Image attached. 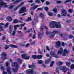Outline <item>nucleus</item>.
<instances>
[{
  "mask_svg": "<svg viewBox=\"0 0 74 74\" xmlns=\"http://www.w3.org/2000/svg\"><path fill=\"white\" fill-rule=\"evenodd\" d=\"M49 26L51 28H58L61 29L62 28V26L60 23L58 22L52 21L49 23Z\"/></svg>",
  "mask_w": 74,
  "mask_h": 74,
  "instance_id": "1",
  "label": "nucleus"
},
{
  "mask_svg": "<svg viewBox=\"0 0 74 74\" xmlns=\"http://www.w3.org/2000/svg\"><path fill=\"white\" fill-rule=\"evenodd\" d=\"M12 65L13 67H16V68H13L12 69V71L14 74H15L18 69V67H19V65L16 62H14L13 63Z\"/></svg>",
  "mask_w": 74,
  "mask_h": 74,
  "instance_id": "2",
  "label": "nucleus"
},
{
  "mask_svg": "<svg viewBox=\"0 0 74 74\" xmlns=\"http://www.w3.org/2000/svg\"><path fill=\"white\" fill-rule=\"evenodd\" d=\"M43 29L44 25H42L41 26V29H40V32L38 34V38L39 39H41L42 37L43 34H44V32L43 31Z\"/></svg>",
  "mask_w": 74,
  "mask_h": 74,
  "instance_id": "3",
  "label": "nucleus"
},
{
  "mask_svg": "<svg viewBox=\"0 0 74 74\" xmlns=\"http://www.w3.org/2000/svg\"><path fill=\"white\" fill-rule=\"evenodd\" d=\"M59 69L60 70H62L63 72L65 73V66H59L56 69V71L58 73V74H60L59 71L58 70Z\"/></svg>",
  "mask_w": 74,
  "mask_h": 74,
  "instance_id": "4",
  "label": "nucleus"
},
{
  "mask_svg": "<svg viewBox=\"0 0 74 74\" xmlns=\"http://www.w3.org/2000/svg\"><path fill=\"white\" fill-rule=\"evenodd\" d=\"M7 54L5 52H2L1 53V59L3 61L0 62V63H3L4 62V60L7 59Z\"/></svg>",
  "mask_w": 74,
  "mask_h": 74,
  "instance_id": "5",
  "label": "nucleus"
},
{
  "mask_svg": "<svg viewBox=\"0 0 74 74\" xmlns=\"http://www.w3.org/2000/svg\"><path fill=\"white\" fill-rule=\"evenodd\" d=\"M50 54L51 56L54 57V58H59V56L56 54L55 52L53 51H50Z\"/></svg>",
  "mask_w": 74,
  "mask_h": 74,
  "instance_id": "6",
  "label": "nucleus"
},
{
  "mask_svg": "<svg viewBox=\"0 0 74 74\" xmlns=\"http://www.w3.org/2000/svg\"><path fill=\"white\" fill-rule=\"evenodd\" d=\"M46 34L47 35L49 34V38H53L54 37V35L53 34V33L51 32H49L47 30H46Z\"/></svg>",
  "mask_w": 74,
  "mask_h": 74,
  "instance_id": "7",
  "label": "nucleus"
},
{
  "mask_svg": "<svg viewBox=\"0 0 74 74\" xmlns=\"http://www.w3.org/2000/svg\"><path fill=\"white\" fill-rule=\"evenodd\" d=\"M7 3H5L1 1V0H0V10H1V7H2V5H5V7L7 8L8 7V5H6Z\"/></svg>",
  "mask_w": 74,
  "mask_h": 74,
  "instance_id": "8",
  "label": "nucleus"
},
{
  "mask_svg": "<svg viewBox=\"0 0 74 74\" xmlns=\"http://www.w3.org/2000/svg\"><path fill=\"white\" fill-rule=\"evenodd\" d=\"M21 56L22 58H23L24 59L28 60L30 58V57L29 56H27L26 54H23L21 55Z\"/></svg>",
  "mask_w": 74,
  "mask_h": 74,
  "instance_id": "9",
  "label": "nucleus"
},
{
  "mask_svg": "<svg viewBox=\"0 0 74 74\" xmlns=\"http://www.w3.org/2000/svg\"><path fill=\"white\" fill-rule=\"evenodd\" d=\"M9 47H10L11 48H18V47L16 45L10 44L9 46L7 45L5 47V49H7L8 48H9Z\"/></svg>",
  "mask_w": 74,
  "mask_h": 74,
  "instance_id": "10",
  "label": "nucleus"
},
{
  "mask_svg": "<svg viewBox=\"0 0 74 74\" xmlns=\"http://www.w3.org/2000/svg\"><path fill=\"white\" fill-rule=\"evenodd\" d=\"M25 25V23H24L23 24H22L19 25H16L14 26V29L15 30H16V27H19V26H21V27H22V26H24V25Z\"/></svg>",
  "mask_w": 74,
  "mask_h": 74,
  "instance_id": "11",
  "label": "nucleus"
},
{
  "mask_svg": "<svg viewBox=\"0 0 74 74\" xmlns=\"http://www.w3.org/2000/svg\"><path fill=\"white\" fill-rule=\"evenodd\" d=\"M26 8L25 7H23L22 8V9H20V11H19V14L25 12H26Z\"/></svg>",
  "mask_w": 74,
  "mask_h": 74,
  "instance_id": "12",
  "label": "nucleus"
},
{
  "mask_svg": "<svg viewBox=\"0 0 74 74\" xmlns=\"http://www.w3.org/2000/svg\"><path fill=\"white\" fill-rule=\"evenodd\" d=\"M24 4V2H22L19 5L17 6L14 9V11H16L18 9V8L19 7H21V6H22V5H23Z\"/></svg>",
  "mask_w": 74,
  "mask_h": 74,
  "instance_id": "13",
  "label": "nucleus"
},
{
  "mask_svg": "<svg viewBox=\"0 0 74 74\" xmlns=\"http://www.w3.org/2000/svg\"><path fill=\"white\" fill-rule=\"evenodd\" d=\"M27 74H31L34 73L33 70L31 69H29L26 71Z\"/></svg>",
  "mask_w": 74,
  "mask_h": 74,
  "instance_id": "14",
  "label": "nucleus"
},
{
  "mask_svg": "<svg viewBox=\"0 0 74 74\" xmlns=\"http://www.w3.org/2000/svg\"><path fill=\"white\" fill-rule=\"evenodd\" d=\"M28 67L29 68H31L32 69L34 70V69L35 68V67H36V66L34 65V63L33 62L32 63V65H29L28 66Z\"/></svg>",
  "mask_w": 74,
  "mask_h": 74,
  "instance_id": "15",
  "label": "nucleus"
},
{
  "mask_svg": "<svg viewBox=\"0 0 74 74\" xmlns=\"http://www.w3.org/2000/svg\"><path fill=\"white\" fill-rule=\"evenodd\" d=\"M7 70L9 74H11V68L10 66H8L7 68Z\"/></svg>",
  "mask_w": 74,
  "mask_h": 74,
  "instance_id": "16",
  "label": "nucleus"
},
{
  "mask_svg": "<svg viewBox=\"0 0 74 74\" xmlns=\"http://www.w3.org/2000/svg\"><path fill=\"white\" fill-rule=\"evenodd\" d=\"M12 26L11 25H10L9 27V30L8 32L10 34H11L12 33Z\"/></svg>",
  "mask_w": 74,
  "mask_h": 74,
  "instance_id": "17",
  "label": "nucleus"
},
{
  "mask_svg": "<svg viewBox=\"0 0 74 74\" xmlns=\"http://www.w3.org/2000/svg\"><path fill=\"white\" fill-rule=\"evenodd\" d=\"M6 19L8 22H11L12 21V19L10 16H8L7 17Z\"/></svg>",
  "mask_w": 74,
  "mask_h": 74,
  "instance_id": "18",
  "label": "nucleus"
},
{
  "mask_svg": "<svg viewBox=\"0 0 74 74\" xmlns=\"http://www.w3.org/2000/svg\"><path fill=\"white\" fill-rule=\"evenodd\" d=\"M60 42L58 41L57 42L56 45V48H58L60 47Z\"/></svg>",
  "mask_w": 74,
  "mask_h": 74,
  "instance_id": "19",
  "label": "nucleus"
},
{
  "mask_svg": "<svg viewBox=\"0 0 74 74\" xmlns=\"http://www.w3.org/2000/svg\"><path fill=\"white\" fill-rule=\"evenodd\" d=\"M3 25H4V24L3 23H0V32H1V30L2 31H4V29H3V28L1 26H3Z\"/></svg>",
  "mask_w": 74,
  "mask_h": 74,
  "instance_id": "20",
  "label": "nucleus"
},
{
  "mask_svg": "<svg viewBox=\"0 0 74 74\" xmlns=\"http://www.w3.org/2000/svg\"><path fill=\"white\" fill-rule=\"evenodd\" d=\"M62 52H63V49H62V48H60L59 51H58V54L61 55Z\"/></svg>",
  "mask_w": 74,
  "mask_h": 74,
  "instance_id": "21",
  "label": "nucleus"
},
{
  "mask_svg": "<svg viewBox=\"0 0 74 74\" xmlns=\"http://www.w3.org/2000/svg\"><path fill=\"white\" fill-rule=\"evenodd\" d=\"M16 61L20 63V64H21L22 63V60L20 58H18L16 59Z\"/></svg>",
  "mask_w": 74,
  "mask_h": 74,
  "instance_id": "22",
  "label": "nucleus"
},
{
  "mask_svg": "<svg viewBox=\"0 0 74 74\" xmlns=\"http://www.w3.org/2000/svg\"><path fill=\"white\" fill-rule=\"evenodd\" d=\"M62 13L61 14L62 16H65V10H62Z\"/></svg>",
  "mask_w": 74,
  "mask_h": 74,
  "instance_id": "23",
  "label": "nucleus"
},
{
  "mask_svg": "<svg viewBox=\"0 0 74 74\" xmlns=\"http://www.w3.org/2000/svg\"><path fill=\"white\" fill-rule=\"evenodd\" d=\"M63 64V62L61 61H58L57 62L58 65H62Z\"/></svg>",
  "mask_w": 74,
  "mask_h": 74,
  "instance_id": "24",
  "label": "nucleus"
},
{
  "mask_svg": "<svg viewBox=\"0 0 74 74\" xmlns=\"http://www.w3.org/2000/svg\"><path fill=\"white\" fill-rule=\"evenodd\" d=\"M53 32H52L53 33V34L54 35V36H55V34L54 33H59V32L57 31L56 30H54Z\"/></svg>",
  "mask_w": 74,
  "mask_h": 74,
  "instance_id": "25",
  "label": "nucleus"
},
{
  "mask_svg": "<svg viewBox=\"0 0 74 74\" xmlns=\"http://www.w3.org/2000/svg\"><path fill=\"white\" fill-rule=\"evenodd\" d=\"M51 59H49L48 60L45 61V64H47L49 63V62H51Z\"/></svg>",
  "mask_w": 74,
  "mask_h": 74,
  "instance_id": "26",
  "label": "nucleus"
},
{
  "mask_svg": "<svg viewBox=\"0 0 74 74\" xmlns=\"http://www.w3.org/2000/svg\"><path fill=\"white\" fill-rule=\"evenodd\" d=\"M22 0H16L14 2V4L15 3H19V2H21Z\"/></svg>",
  "mask_w": 74,
  "mask_h": 74,
  "instance_id": "27",
  "label": "nucleus"
},
{
  "mask_svg": "<svg viewBox=\"0 0 74 74\" xmlns=\"http://www.w3.org/2000/svg\"><path fill=\"white\" fill-rule=\"evenodd\" d=\"M42 58V56L41 55H39L38 56H36V58H38L39 59H41Z\"/></svg>",
  "mask_w": 74,
  "mask_h": 74,
  "instance_id": "28",
  "label": "nucleus"
},
{
  "mask_svg": "<svg viewBox=\"0 0 74 74\" xmlns=\"http://www.w3.org/2000/svg\"><path fill=\"white\" fill-rule=\"evenodd\" d=\"M18 22V20L17 19H14L13 20V23H16Z\"/></svg>",
  "mask_w": 74,
  "mask_h": 74,
  "instance_id": "29",
  "label": "nucleus"
},
{
  "mask_svg": "<svg viewBox=\"0 0 74 74\" xmlns=\"http://www.w3.org/2000/svg\"><path fill=\"white\" fill-rule=\"evenodd\" d=\"M38 7V5H35L31 9L32 10H35L36 8Z\"/></svg>",
  "mask_w": 74,
  "mask_h": 74,
  "instance_id": "30",
  "label": "nucleus"
},
{
  "mask_svg": "<svg viewBox=\"0 0 74 74\" xmlns=\"http://www.w3.org/2000/svg\"><path fill=\"white\" fill-rule=\"evenodd\" d=\"M66 65L68 66V67H70V63L69 62H67L66 63Z\"/></svg>",
  "mask_w": 74,
  "mask_h": 74,
  "instance_id": "31",
  "label": "nucleus"
},
{
  "mask_svg": "<svg viewBox=\"0 0 74 74\" xmlns=\"http://www.w3.org/2000/svg\"><path fill=\"white\" fill-rule=\"evenodd\" d=\"M53 63H54V61H52L50 64V67H52L53 64Z\"/></svg>",
  "mask_w": 74,
  "mask_h": 74,
  "instance_id": "32",
  "label": "nucleus"
},
{
  "mask_svg": "<svg viewBox=\"0 0 74 74\" xmlns=\"http://www.w3.org/2000/svg\"><path fill=\"white\" fill-rule=\"evenodd\" d=\"M15 33H16V31H13L12 33V36H15Z\"/></svg>",
  "mask_w": 74,
  "mask_h": 74,
  "instance_id": "33",
  "label": "nucleus"
},
{
  "mask_svg": "<svg viewBox=\"0 0 74 74\" xmlns=\"http://www.w3.org/2000/svg\"><path fill=\"white\" fill-rule=\"evenodd\" d=\"M70 67L71 69H74V64H71V65Z\"/></svg>",
  "mask_w": 74,
  "mask_h": 74,
  "instance_id": "34",
  "label": "nucleus"
},
{
  "mask_svg": "<svg viewBox=\"0 0 74 74\" xmlns=\"http://www.w3.org/2000/svg\"><path fill=\"white\" fill-rule=\"evenodd\" d=\"M32 58L34 59H36L37 58V56L36 55H32Z\"/></svg>",
  "mask_w": 74,
  "mask_h": 74,
  "instance_id": "35",
  "label": "nucleus"
},
{
  "mask_svg": "<svg viewBox=\"0 0 74 74\" xmlns=\"http://www.w3.org/2000/svg\"><path fill=\"white\" fill-rule=\"evenodd\" d=\"M34 19L35 21H37L38 19L37 16H35L34 17Z\"/></svg>",
  "mask_w": 74,
  "mask_h": 74,
  "instance_id": "36",
  "label": "nucleus"
},
{
  "mask_svg": "<svg viewBox=\"0 0 74 74\" xmlns=\"http://www.w3.org/2000/svg\"><path fill=\"white\" fill-rule=\"evenodd\" d=\"M43 62V61L42 60H39L38 61V63L39 64H41Z\"/></svg>",
  "mask_w": 74,
  "mask_h": 74,
  "instance_id": "37",
  "label": "nucleus"
},
{
  "mask_svg": "<svg viewBox=\"0 0 74 74\" xmlns=\"http://www.w3.org/2000/svg\"><path fill=\"white\" fill-rule=\"evenodd\" d=\"M48 14L49 15V16H52L53 15V13L51 12L48 13Z\"/></svg>",
  "mask_w": 74,
  "mask_h": 74,
  "instance_id": "38",
  "label": "nucleus"
},
{
  "mask_svg": "<svg viewBox=\"0 0 74 74\" xmlns=\"http://www.w3.org/2000/svg\"><path fill=\"white\" fill-rule=\"evenodd\" d=\"M65 56H66V54H67L68 55V54H69V51H67V50H66V49H65Z\"/></svg>",
  "mask_w": 74,
  "mask_h": 74,
  "instance_id": "39",
  "label": "nucleus"
},
{
  "mask_svg": "<svg viewBox=\"0 0 74 74\" xmlns=\"http://www.w3.org/2000/svg\"><path fill=\"white\" fill-rule=\"evenodd\" d=\"M10 63H9V61H7L6 62V66L7 67L8 66H9Z\"/></svg>",
  "mask_w": 74,
  "mask_h": 74,
  "instance_id": "40",
  "label": "nucleus"
},
{
  "mask_svg": "<svg viewBox=\"0 0 74 74\" xmlns=\"http://www.w3.org/2000/svg\"><path fill=\"white\" fill-rule=\"evenodd\" d=\"M52 11H53L54 13L55 12H57V10H56V8H54L53 10H52Z\"/></svg>",
  "mask_w": 74,
  "mask_h": 74,
  "instance_id": "41",
  "label": "nucleus"
},
{
  "mask_svg": "<svg viewBox=\"0 0 74 74\" xmlns=\"http://www.w3.org/2000/svg\"><path fill=\"white\" fill-rule=\"evenodd\" d=\"M40 17H41V18H43L44 17V15L41 13H40Z\"/></svg>",
  "mask_w": 74,
  "mask_h": 74,
  "instance_id": "42",
  "label": "nucleus"
},
{
  "mask_svg": "<svg viewBox=\"0 0 74 74\" xmlns=\"http://www.w3.org/2000/svg\"><path fill=\"white\" fill-rule=\"evenodd\" d=\"M44 10L46 11H48V8L47 7H45Z\"/></svg>",
  "mask_w": 74,
  "mask_h": 74,
  "instance_id": "43",
  "label": "nucleus"
},
{
  "mask_svg": "<svg viewBox=\"0 0 74 74\" xmlns=\"http://www.w3.org/2000/svg\"><path fill=\"white\" fill-rule=\"evenodd\" d=\"M68 60L69 62H74V60L71 59H68Z\"/></svg>",
  "mask_w": 74,
  "mask_h": 74,
  "instance_id": "44",
  "label": "nucleus"
},
{
  "mask_svg": "<svg viewBox=\"0 0 74 74\" xmlns=\"http://www.w3.org/2000/svg\"><path fill=\"white\" fill-rule=\"evenodd\" d=\"M8 25H9V23H6L5 24V25L4 26V27L5 28L6 27H8Z\"/></svg>",
  "mask_w": 74,
  "mask_h": 74,
  "instance_id": "45",
  "label": "nucleus"
},
{
  "mask_svg": "<svg viewBox=\"0 0 74 74\" xmlns=\"http://www.w3.org/2000/svg\"><path fill=\"white\" fill-rule=\"evenodd\" d=\"M35 3H40L41 2H40L39 0H36L35 1Z\"/></svg>",
  "mask_w": 74,
  "mask_h": 74,
  "instance_id": "46",
  "label": "nucleus"
},
{
  "mask_svg": "<svg viewBox=\"0 0 74 74\" xmlns=\"http://www.w3.org/2000/svg\"><path fill=\"white\" fill-rule=\"evenodd\" d=\"M62 56H65V49H64V52L62 53Z\"/></svg>",
  "mask_w": 74,
  "mask_h": 74,
  "instance_id": "47",
  "label": "nucleus"
},
{
  "mask_svg": "<svg viewBox=\"0 0 74 74\" xmlns=\"http://www.w3.org/2000/svg\"><path fill=\"white\" fill-rule=\"evenodd\" d=\"M13 7H14V6L13 5H11L9 7V8L10 10V9H12V8H13Z\"/></svg>",
  "mask_w": 74,
  "mask_h": 74,
  "instance_id": "48",
  "label": "nucleus"
},
{
  "mask_svg": "<svg viewBox=\"0 0 74 74\" xmlns=\"http://www.w3.org/2000/svg\"><path fill=\"white\" fill-rule=\"evenodd\" d=\"M38 52L39 53H40V54H42V52L40 51V49H38Z\"/></svg>",
  "mask_w": 74,
  "mask_h": 74,
  "instance_id": "49",
  "label": "nucleus"
},
{
  "mask_svg": "<svg viewBox=\"0 0 74 74\" xmlns=\"http://www.w3.org/2000/svg\"><path fill=\"white\" fill-rule=\"evenodd\" d=\"M71 1V0H67L65 1V3H69Z\"/></svg>",
  "mask_w": 74,
  "mask_h": 74,
  "instance_id": "50",
  "label": "nucleus"
},
{
  "mask_svg": "<svg viewBox=\"0 0 74 74\" xmlns=\"http://www.w3.org/2000/svg\"><path fill=\"white\" fill-rule=\"evenodd\" d=\"M68 11L69 12H70V13H72V12H73L72 11V10H71V9H69Z\"/></svg>",
  "mask_w": 74,
  "mask_h": 74,
  "instance_id": "51",
  "label": "nucleus"
},
{
  "mask_svg": "<svg viewBox=\"0 0 74 74\" xmlns=\"http://www.w3.org/2000/svg\"><path fill=\"white\" fill-rule=\"evenodd\" d=\"M36 36L35 34H33V36H32V38H33V39H35V38H36V36Z\"/></svg>",
  "mask_w": 74,
  "mask_h": 74,
  "instance_id": "52",
  "label": "nucleus"
},
{
  "mask_svg": "<svg viewBox=\"0 0 74 74\" xmlns=\"http://www.w3.org/2000/svg\"><path fill=\"white\" fill-rule=\"evenodd\" d=\"M68 38V35L67 34H66L65 35V40H67V38Z\"/></svg>",
  "mask_w": 74,
  "mask_h": 74,
  "instance_id": "53",
  "label": "nucleus"
},
{
  "mask_svg": "<svg viewBox=\"0 0 74 74\" xmlns=\"http://www.w3.org/2000/svg\"><path fill=\"white\" fill-rule=\"evenodd\" d=\"M57 3V4H59L60 3H62V1H58L56 2Z\"/></svg>",
  "mask_w": 74,
  "mask_h": 74,
  "instance_id": "54",
  "label": "nucleus"
},
{
  "mask_svg": "<svg viewBox=\"0 0 74 74\" xmlns=\"http://www.w3.org/2000/svg\"><path fill=\"white\" fill-rule=\"evenodd\" d=\"M5 39V36H3L2 37V40H4Z\"/></svg>",
  "mask_w": 74,
  "mask_h": 74,
  "instance_id": "55",
  "label": "nucleus"
},
{
  "mask_svg": "<svg viewBox=\"0 0 74 74\" xmlns=\"http://www.w3.org/2000/svg\"><path fill=\"white\" fill-rule=\"evenodd\" d=\"M34 43H35V41H34L32 42H31L30 43V45H34V44H35Z\"/></svg>",
  "mask_w": 74,
  "mask_h": 74,
  "instance_id": "56",
  "label": "nucleus"
},
{
  "mask_svg": "<svg viewBox=\"0 0 74 74\" xmlns=\"http://www.w3.org/2000/svg\"><path fill=\"white\" fill-rule=\"evenodd\" d=\"M65 70H66V71H69V69L66 67H65Z\"/></svg>",
  "mask_w": 74,
  "mask_h": 74,
  "instance_id": "57",
  "label": "nucleus"
},
{
  "mask_svg": "<svg viewBox=\"0 0 74 74\" xmlns=\"http://www.w3.org/2000/svg\"><path fill=\"white\" fill-rule=\"evenodd\" d=\"M46 49L47 50V51H50V49H49V47L48 46H47L46 47Z\"/></svg>",
  "mask_w": 74,
  "mask_h": 74,
  "instance_id": "58",
  "label": "nucleus"
},
{
  "mask_svg": "<svg viewBox=\"0 0 74 74\" xmlns=\"http://www.w3.org/2000/svg\"><path fill=\"white\" fill-rule=\"evenodd\" d=\"M46 4L47 5H49V2L47 1L46 2Z\"/></svg>",
  "mask_w": 74,
  "mask_h": 74,
  "instance_id": "59",
  "label": "nucleus"
},
{
  "mask_svg": "<svg viewBox=\"0 0 74 74\" xmlns=\"http://www.w3.org/2000/svg\"><path fill=\"white\" fill-rule=\"evenodd\" d=\"M73 36L72 35H69V38H73Z\"/></svg>",
  "mask_w": 74,
  "mask_h": 74,
  "instance_id": "60",
  "label": "nucleus"
},
{
  "mask_svg": "<svg viewBox=\"0 0 74 74\" xmlns=\"http://www.w3.org/2000/svg\"><path fill=\"white\" fill-rule=\"evenodd\" d=\"M31 21V17H29L28 19L27 20V21Z\"/></svg>",
  "mask_w": 74,
  "mask_h": 74,
  "instance_id": "61",
  "label": "nucleus"
},
{
  "mask_svg": "<svg viewBox=\"0 0 74 74\" xmlns=\"http://www.w3.org/2000/svg\"><path fill=\"white\" fill-rule=\"evenodd\" d=\"M32 36V34H29L28 37H31Z\"/></svg>",
  "mask_w": 74,
  "mask_h": 74,
  "instance_id": "62",
  "label": "nucleus"
},
{
  "mask_svg": "<svg viewBox=\"0 0 74 74\" xmlns=\"http://www.w3.org/2000/svg\"><path fill=\"white\" fill-rule=\"evenodd\" d=\"M2 73L3 74H7V73L6 72H5V71H3V72Z\"/></svg>",
  "mask_w": 74,
  "mask_h": 74,
  "instance_id": "63",
  "label": "nucleus"
},
{
  "mask_svg": "<svg viewBox=\"0 0 74 74\" xmlns=\"http://www.w3.org/2000/svg\"><path fill=\"white\" fill-rule=\"evenodd\" d=\"M37 11L38 10H40V11H41L42 10V9L40 8H38L37 9Z\"/></svg>",
  "mask_w": 74,
  "mask_h": 74,
  "instance_id": "64",
  "label": "nucleus"
}]
</instances>
